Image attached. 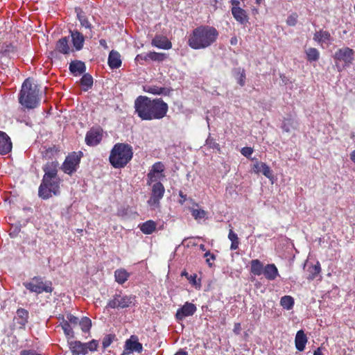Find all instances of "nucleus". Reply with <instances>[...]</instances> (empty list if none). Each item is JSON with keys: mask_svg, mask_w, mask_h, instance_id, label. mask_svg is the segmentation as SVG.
Segmentation results:
<instances>
[{"mask_svg": "<svg viewBox=\"0 0 355 355\" xmlns=\"http://www.w3.org/2000/svg\"><path fill=\"white\" fill-rule=\"evenodd\" d=\"M297 17L298 16L296 13L290 15L286 19V24L290 26H295L297 22Z\"/></svg>", "mask_w": 355, "mask_h": 355, "instance_id": "obj_46", "label": "nucleus"}, {"mask_svg": "<svg viewBox=\"0 0 355 355\" xmlns=\"http://www.w3.org/2000/svg\"><path fill=\"white\" fill-rule=\"evenodd\" d=\"M19 230H20L19 229H18V230H14L13 232H11L10 233V235L12 237L16 236L18 234V233H19Z\"/></svg>", "mask_w": 355, "mask_h": 355, "instance_id": "obj_64", "label": "nucleus"}, {"mask_svg": "<svg viewBox=\"0 0 355 355\" xmlns=\"http://www.w3.org/2000/svg\"><path fill=\"white\" fill-rule=\"evenodd\" d=\"M164 169L165 166L162 162H155L147 174V184L150 185L152 183L158 182L159 180L164 178Z\"/></svg>", "mask_w": 355, "mask_h": 355, "instance_id": "obj_10", "label": "nucleus"}, {"mask_svg": "<svg viewBox=\"0 0 355 355\" xmlns=\"http://www.w3.org/2000/svg\"><path fill=\"white\" fill-rule=\"evenodd\" d=\"M12 147V142L9 136L6 132L0 131V154H8L11 151Z\"/></svg>", "mask_w": 355, "mask_h": 355, "instance_id": "obj_15", "label": "nucleus"}, {"mask_svg": "<svg viewBox=\"0 0 355 355\" xmlns=\"http://www.w3.org/2000/svg\"><path fill=\"white\" fill-rule=\"evenodd\" d=\"M230 3L232 4V8H241L240 7V1L239 0H231Z\"/></svg>", "mask_w": 355, "mask_h": 355, "instance_id": "obj_57", "label": "nucleus"}, {"mask_svg": "<svg viewBox=\"0 0 355 355\" xmlns=\"http://www.w3.org/2000/svg\"><path fill=\"white\" fill-rule=\"evenodd\" d=\"M132 147L125 143H117L112 147L109 162L114 168H124L132 159Z\"/></svg>", "mask_w": 355, "mask_h": 355, "instance_id": "obj_3", "label": "nucleus"}, {"mask_svg": "<svg viewBox=\"0 0 355 355\" xmlns=\"http://www.w3.org/2000/svg\"><path fill=\"white\" fill-rule=\"evenodd\" d=\"M331 40L330 33L322 29L316 31L313 35V40L318 44L330 42Z\"/></svg>", "mask_w": 355, "mask_h": 355, "instance_id": "obj_27", "label": "nucleus"}, {"mask_svg": "<svg viewBox=\"0 0 355 355\" xmlns=\"http://www.w3.org/2000/svg\"><path fill=\"white\" fill-rule=\"evenodd\" d=\"M207 144L209 145L211 148L218 149L220 148L219 144L216 143L213 139L208 138L206 141Z\"/></svg>", "mask_w": 355, "mask_h": 355, "instance_id": "obj_53", "label": "nucleus"}, {"mask_svg": "<svg viewBox=\"0 0 355 355\" xmlns=\"http://www.w3.org/2000/svg\"><path fill=\"white\" fill-rule=\"evenodd\" d=\"M263 274L270 281L275 280L279 275L278 269L274 263H268L264 266Z\"/></svg>", "mask_w": 355, "mask_h": 355, "instance_id": "obj_25", "label": "nucleus"}, {"mask_svg": "<svg viewBox=\"0 0 355 355\" xmlns=\"http://www.w3.org/2000/svg\"><path fill=\"white\" fill-rule=\"evenodd\" d=\"M130 274L124 268L117 269L114 271L115 281L119 284H124L130 277Z\"/></svg>", "mask_w": 355, "mask_h": 355, "instance_id": "obj_31", "label": "nucleus"}, {"mask_svg": "<svg viewBox=\"0 0 355 355\" xmlns=\"http://www.w3.org/2000/svg\"><path fill=\"white\" fill-rule=\"evenodd\" d=\"M205 257L207 258L206 263L209 265V266L211 267L212 263L211 262V260H215L216 256L214 254H211L209 251H208L205 254Z\"/></svg>", "mask_w": 355, "mask_h": 355, "instance_id": "obj_51", "label": "nucleus"}, {"mask_svg": "<svg viewBox=\"0 0 355 355\" xmlns=\"http://www.w3.org/2000/svg\"><path fill=\"white\" fill-rule=\"evenodd\" d=\"M135 109L141 120H160L166 116L168 105L162 98H150L139 96L135 101Z\"/></svg>", "mask_w": 355, "mask_h": 355, "instance_id": "obj_1", "label": "nucleus"}, {"mask_svg": "<svg viewBox=\"0 0 355 355\" xmlns=\"http://www.w3.org/2000/svg\"><path fill=\"white\" fill-rule=\"evenodd\" d=\"M152 45L162 49H170L172 47V43L168 38L163 35H155L152 40Z\"/></svg>", "mask_w": 355, "mask_h": 355, "instance_id": "obj_18", "label": "nucleus"}, {"mask_svg": "<svg viewBox=\"0 0 355 355\" xmlns=\"http://www.w3.org/2000/svg\"><path fill=\"white\" fill-rule=\"evenodd\" d=\"M191 215L195 220H199L207 218V212L202 209H191Z\"/></svg>", "mask_w": 355, "mask_h": 355, "instance_id": "obj_44", "label": "nucleus"}, {"mask_svg": "<svg viewBox=\"0 0 355 355\" xmlns=\"http://www.w3.org/2000/svg\"><path fill=\"white\" fill-rule=\"evenodd\" d=\"M102 138V130L92 128L86 134L85 143L89 146H95L100 144Z\"/></svg>", "mask_w": 355, "mask_h": 355, "instance_id": "obj_13", "label": "nucleus"}, {"mask_svg": "<svg viewBox=\"0 0 355 355\" xmlns=\"http://www.w3.org/2000/svg\"><path fill=\"white\" fill-rule=\"evenodd\" d=\"M282 128L284 132H289L291 129L296 128V123L291 118L284 119L282 123Z\"/></svg>", "mask_w": 355, "mask_h": 355, "instance_id": "obj_42", "label": "nucleus"}, {"mask_svg": "<svg viewBox=\"0 0 355 355\" xmlns=\"http://www.w3.org/2000/svg\"><path fill=\"white\" fill-rule=\"evenodd\" d=\"M139 227L144 234H151L156 230L157 223L154 220H149L140 224Z\"/></svg>", "mask_w": 355, "mask_h": 355, "instance_id": "obj_30", "label": "nucleus"}, {"mask_svg": "<svg viewBox=\"0 0 355 355\" xmlns=\"http://www.w3.org/2000/svg\"><path fill=\"white\" fill-rule=\"evenodd\" d=\"M241 154L245 157H250L253 153V148L251 147H243L241 150Z\"/></svg>", "mask_w": 355, "mask_h": 355, "instance_id": "obj_50", "label": "nucleus"}, {"mask_svg": "<svg viewBox=\"0 0 355 355\" xmlns=\"http://www.w3.org/2000/svg\"><path fill=\"white\" fill-rule=\"evenodd\" d=\"M75 11L81 26L91 31L92 26L89 22L87 17L85 16L83 10L80 8H76Z\"/></svg>", "mask_w": 355, "mask_h": 355, "instance_id": "obj_33", "label": "nucleus"}, {"mask_svg": "<svg viewBox=\"0 0 355 355\" xmlns=\"http://www.w3.org/2000/svg\"><path fill=\"white\" fill-rule=\"evenodd\" d=\"M179 196L180 199L179 200V202L181 205H183L187 200V195L184 194L182 191L179 192Z\"/></svg>", "mask_w": 355, "mask_h": 355, "instance_id": "obj_55", "label": "nucleus"}, {"mask_svg": "<svg viewBox=\"0 0 355 355\" xmlns=\"http://www.w3.org/2000/svg\"><path fill=\"white\" fill-rule=\"evenodd\" d=\"M197 310L196 306L191 302L185 304L177 310L175 319L178 322L183 320L185 318L193 315Z\"/></svg>", "mask_w": 355, "mask_h": 355, "instance_id": "obj_12", "label": "nucleus"}, {"mask_svg": "<svg viewBox=\"0 0 355 355\" xmlns=\"http://www.w3.org/2000/svg\"><path fill=\"white\" fill-rule=\"evenodd\" d=\"M69 345L72 355H85L87 354L86 345L81 343L80 341H71L69 343Z\"/></svg>", "mask_w": 355, "mask_h": 355, "instance_id": "obj_22", "label": "nucleus"}, {"mask_svg": "<svg viewBox=\"0 0 355 355\" xmlns=\"http://www.w3.org/2000/svg\"><path fill=\"white\" fill-rule=\"evenodd\" d=\"M20 355H42L33 349H24L21 351Z\"/></svg>", "mask_w": 355, "mask_h": 355, "instance_id": "obj_52", "label": "nucleus"}, {"mask_svg": "<svg viewBox=\"0 0 355 355\" xmlns=\"http://www.w3.org/2000/svg\"><path fill=\"white\" fill-rule=\"evenodd\" d=\"M196 278V275H190V277H188V279L190 281V282H193V284H195Z\"/></svg>", "mask_w": 355, "mask_h": 355, "instance_id": "obj_60", "label": "nucleus"}, {"mask_svg": "<svg viewBox=\"0 0 355 355\" xmlns=\"http://www.w3.org/2000/svg\"><path fill=\"white\" fill-rule=\"evenodd\" d=\"M231 12L235 20L241 25L248 23L249 17L246 10L241 8H232Z\"/></svg>", "mask_w": 355, "mask_h": 355, "instance_id": "obj_16", "label": "nucleus"}, {"mask_svg": "<svg viewBox=\"0 0 355 355\" xmlns=\"http://www.w3.org/2000/svg\"><path fill=\"white\" fill-rule=\"evenodd\" d=\"M99 43L101 46L104 47L105 49H107V42L105 40H104V39L100 40Z\"/></svg>", "mask_w": 355, "mask_h": 355, "instance_id": "obj_59", "label": "nucleus"}, {"mask_svg": "<svg viewBox=\"0 0 355 355\" xmlns=\"http://www.w3.org/2000/svg\"><path fill=\"white\" fill-rule=\"evenodd\" d=\"M136 296L133 295H121L116 293L107 304V307L110 309H125L135 306Z\"/></svg>", "mask_w": 355, "mask_h": 355, "instance_id": "obj_7", "label": "nucleus"}, {"mask_svg": "<svg viewBox=\"0 0 355 355\" xmlns=\"http://www.w3.org/2000/svg\"><path fill=\"white\" fill-rule=\"evenodd\" d=\"M58 167L59 163L56 159L46 163L42 166V170L44 172L43 178L59 177L58 175Z\"/></svg>", "mask_w": 355, "mask_h": 355, "instance_id": "obj_14", "label": "nucleus"}, {"mask_svg": "<svg viewBox=\"0 0 355 355\" xmlns=\"http://www.w3.org/2000/svg\"><path fill=\"white\" fill-rule=\"evenodd\" d=\"M84 344L86 345L87 352H88V350H89L91 352L96 351L98 346V340H94V339L92 340L89 343H84Z\"/></svg>", "mask_w": 355, "mask_h": 355, "instance_id": "obj_45", "label": "nucleus"}, {"mask_svg": "<svg viewBox=\"0 0 355 355\" xmlns=\"http://www.w3.org/2000/svg\"><path fill=\"white\" fill-rule=\"evenodd\" d=\"M66 320L69 321V323L73 325H77L80 321L77 317L72 315L71 313L67 314V320Z\"/></svg>", "mask_w": 355, "mask_h": 355, "instance_id": "obj_48", "label": "nucleus"}, {"mask_svg": "<svg viewBox=\"0 0 355 355\" xmlns=\"http://www.w3.org/2000/svg\"><path fill=\"white\" fill-rule=\"evenodd\" d=\"M70 33L73 47L76 51L81 50L84 45L85 37L78 31H70Z\"/></svg>", "mask_w": 355, "mask_h": 355, "instance_id": "obj_21", "label": "nucleus"}, {"mask_svg": "<svg viewBox=\"0 0 355 355\" xmlns=\"http://www.w3.org/2000/svg\"><path fill=\"white\" fill-rule=\"evenodd\" d=\"M313 355H323L320 347L317 348L313 353Z\"/></svg>", "mask_w": 355, "mask_h": 355, "instance_id": "obj_62", "label": "nucleus"}, {"mask_svg": "<svg viewBox=\"0 0 355 355\" xmlns=\"http://www.w3.org/2000/svg\"><path fill=\"white\" fill-rule=\"evenodd\" d=\"M59 152V149L56 146H53L47 148L45 151L43 152L42 157L44 159L46 160L53 159L55 158V156Z\"/></svg>", "mask_w": 355, "mask_h": 355, "instance_id": "obj_37", "label": "nucleus"}, {"mask_svg": "<svg viewBox=\"0 0 355 355\" xmlns=\"http://www.w3.org/2000/svg\"><path fill=\"white\" fill-rule=\"evenodd\" d=\"M125 347L130 352L141 353L143 350L142 344L138 341L137 337L132 336L130 339L125 341Z\"/></svg>", "mask_w": 355, "mask_h": 355, "instance_id": "obj_26", "label": "nucleus"}, {"mask_svg": "<svg viewBox=\"0 0 355 355\" xmlns=\"http://www.w3.org/2000/svg\"><path fill=\"white\" fill-rule=\"evenodd\" d=\"M114 336H113L112 334H107L104 337L103 342H102L103 347L104 349L107 348L111 345V343L113 341Z\"/></svg>", "mask_w": 355, "mask_h": 355, "instance_id": "obj_47", "label": "nucleus"}, {"mask_svg": "<svg viewBox=\"0 0 355 355\" xmlns=\"http://www.w3.org/2000/svg\"><path fill=\"white\" fill-rule=\"evenodd\" d=\"M69 71L74 76L83 74L86 71V66L84 62L73 60L69 64Z\"/></svg>", "mask_w": 355, "mask_h": 355, "instance_id": "obj_23", "label": "nucleus"}, {"mask_svg": "<svg viewBox=\"0 0 355 355\" xmlns=\"http://www.w3.org/2000/svg\"><path fill=\"white\" fill-rule=\"evenodd\" d=\"M308 272L309 276L307 279L309 280H313L321 272L320 263L318 261L316 264L309 266Z\"/></svg>", "mask_w": 355, "mask_h": 355, "instance_id": "obj_35", "label": "nucleus"}, {"mask_svg": "<svg viewBox=\"0 0 355 355\" xmlns=\"http://www.w3.org/2000/svg\"><path fill=\"white\" fill-rule=\"evenodd\" d=\"M307 343V337L302 330H300L297 332L295 339V347L300 351L302 352Z\"/></svg>", "mask_w": 355, "mask_h": 355, "instance_id": "obj_28", "label": "nucleus"}, {"mask_svg": "<svg viewBox=\"0 0 355 355\" xmlns=\"http://www.w3.org/2000/svg\"><path fill=\"white\" fill-rule=\"evenodd\" d=\"M239 78H238V80H237V83L241 86H244L245 85V70L244 69H242L241 71H239Z\"/></svg>", "mask_w": 355, "mask_h": 355, "instance_id": "obj_49", "label": "nucleus"}, {"mask_svg": "<svg viewBox=\"0 0 355 355\" xmlns=\"http://www.w3.org/2000/svg\"><path fill=\"white\" fill-rule=\"evenodd\" d=\"M280 305L286 310H291L294 306V299L290 295H284L280 300Z\"/></svg>", "mask_w": 355, "mask_h": 355, "instance_id": "obj_38", "label": "nucleus"}, {"mask_svg": "<svg viewBox=\"0 0 355 355\" xmlns=\"http://www.w3.org/2000/svg\"><path fill=\"white\" fill-rule=\"evenodd\" d=\"M264 266L259 259L250 261V272L254 275L259 276L263 274Z\"/></svg>", "mask_w": 355, "mask_h": 355, "instance_id": "obj_32", "label": "nucleus"}, {"mask_svg": "<svg viewBox=\"0 0 355 355\" xmlns=\"http://www.w3.org/2000/svg\"><path fill=\"white\" fill-rule=\"evenodd\" d=\"M28 311L23 308H19L17 310L16 315L14 318V321L19 325L20 328L24 327L28 323Z\"/></svg>", "mask_w": 355, "mask_h": 355, "instance_id": "obj_20", "label": "nucleus"}, {"mask_svg": "<svg viewBox=\"0 0 355 355\" xmlns=\"http://www.w3.org/2000/svg\"><path fill=\"white\" fill-rule=\"evenodd\" d=\"M252 168L256 173H262L268 179L272 180L273 178L272 171L266 163L256 162Z\"/></svg>", "mask_w": 355, "mask_h": 355, "instance_id": "obj_19", "label": "nucleus"}, {"mask_svg": "<svg viewBox=\"0 0 355 355\" xmlns=\"http://www.w3.org/2000/svg\"><path fill=\"white\" fill-rule=\"evenodd\" d=\"M306 60L311 62H316L320 58V52L316 48L310 47L305 51Z\"/></svg>", "mask_w": 355, "mask_h": 355, "instance_id": "obj_34", "label": "nucleus"}, {"mask_svg": "<svg viewBox=\"0 0 355 355\" xmlns=\"http://www.w3.org/2000/svg\"><path fill=\"white\" fill-rule=\"evenodd\" d=\"M55 49L60 53L69 54L71 49L69 45V41L66 37L60 38L55 44Z\"/></svg>", "mask_w": 355, "mask_h": 355, "instance_id": "obj_29", "label": "nucleus"}, {"mask_svg": "<svg viewBox=\"0 0 355 355\" xmlns=\"http://www.w3.org/2000/svg\"><path fill=\"white\" fill-rule=\"evenodd\" d=\"M40 89L37 85L32 83L30 78L25 80L21 86L19 101L28 109H33L40 104Z\"/></svg>", "mask_w": 355, "mask_h": 355, "instance_id": "obj_4", "label": "nucleus"}, {"mask_svg": "<svg viewBox=\"0 0 355 355\" xmlns=\"http://www.w3.org/2000/svg\"><path fill=\"white\" fill-rule=\"evenodd\" d=\"M146 92L155 95L167 94L169 92L166 88L158 86H149L146 89Z\"/></svg>", "mask_w": 355, "mask_h": 355, "instance_id": "obj_41", "label": "nucleus"}, {"mask_svg": "<svg viewBox=\"0 0 355 355\" xmlns=\"http://www.w3.org/2000/svg\"><path fill=\"white\" fill-rule=\"evenodd\" d=\"M228 239L231 241L230 249L232 250H237L240 243L238 235L232 230V229H230L229 231Z\"/></svg>", "mask_w": 355, "mask_h": 355, "instance_id": "obj_36", "label": "nucleus"}, {"mask_svg": "<svg viewBox=\"0 0 355 355\" xmlns=\"http://www.w3.org/2000/svg\"><path fill=\"white\" fill-rule=\"evenodd\" d=\"M24 287L32 293L41 294L44 292L51 293L53 291L52 283L44 282L41 277H34L29 282H24Z\"/></svg>", "mask_w": 355, "mask_h": 355, "instance_id": "obj_6", "label": "nucleus"}, {"mask_svg": "<svg viewBox=\"0 0 355 355\" xmlns=\"http://www.w3.org/2000/svg\"><path fill=\"white\" fill-rule=\"evenodd\" d=\"M234 332L236 334H239L241 331V323L239 322H236L234 325V329H233Z\"/></svg>", "mask_w": 355, "mask_h": 355, "instance_id": "obj_54", "label": "nucleus"}, {"mask_svg": "<svg viewBox=\"0 0 355 355\" xmlns=\"http://www.w3.org/2000/svg\"><path fill=\"white\" fill-rule=\"evenodd\" d=\"M82 155L83 153L80 151L78 153L73 152L69 154L61 166L63 172L68 175H71L76 172L80 162Z\"/></svg>", "mask_w": 355, "mask_h": 355, "instance_id": "obj_8", "label": "nucleus"}, {"mask_svg": "<svg viewBox=\"0 0 355 355\" xmlns=\"http://www.w3.org/2000/svg\"><path fill=\"white\" fill-rule=\"evenodd\" d=\"M354 51L349 47H343L338 49L334 55V59L336 63L343 62V68L349 67L354 60ZM338 66V64H336Z\"/></svg>", "mask_w": 355, "mask_h": 355, "instance_id": "obj_9", "label": "nucleus"}, {"mask_svg": "<svg viewBox=\"0 0 355 355\" xmlns=\"http://www.w3.org/2000/svg\"><path fill=\"white\" fill-rule=\"evenodd\" d=\"M218 35L219 33L215 27L201 25L195 28L189 34L187 44L195 50L205 49L214 44Z\"/></svg>", "mask_w": 355, "mask_h": 355, "instance_id": "obj_2", "label": "nucleus"}, {"mask_svg": "<svg viewBox=\"0 0 355 355\" xmlns=\"http://www.w3.org/2000/svg\"><path fill=\"white\" fill-rule=\"evenodd\" d=\"M166 58V55L164 53H157V52H150L146 54H139L137 55L135 60L138 62L140 60H151L153 61H158L162 62L164 61Z\"/></svg>", "mask_w": 355, "mask_h": 355, "instance_id": "obj_17", "label": "nucleus"}, {"mask_svg": "<svg viewBox=\"0 0 355 355\" xmlns=\"http://www.w3.org/2000/svg\"><path fill=\"white\" fill-rule=\"evenodd\" d=\"M61 182L60 177L42 178L38 188V196L42 200H48L53 196H59Z\"/></svg>", "mask_w": 355, "mask_h": 355, "instance_id": "obj_5", "label": "nucleus"}, {"mask_svg": "<svg viewBox=\"0 0 355 355\" xmlns=\"http://www.w3.org/2000/svg\"><path fill=\"white\" fill-rule=\"evenodd\" d=\"M350 159L355 163V150L350 153Z\"/></svg>", "mask_w": 355, "mask_h": 355, "instance_id": "obj_63", "label": "nucleus"}, {"mask_svg": "<svg viewBox=\"0 0 355 355\" xmlns=\"http://www.w3.org/2000/svg\"><path fill=\"white\" fill-rule=\"evenodd\" d=\"M175 355H188V353L186 351L184 350H179L177 352Z\"/></svg>", "mask_w": 355, "mask_h": 355, "instance_id": "obj_61", "label": "nucleus"}, {"mask_svg": "<svg viewBox=\"0 0 355 355\" xmlns=\"http://www.w3.org/2000/svg\"><path fill=\"white\" fill-rule=\"evenodd\" d=\"M108 65L111 69H118L121 66V60L120 53L114 50H112L108 56Z\"/></svg>", "mask_w": 355, "mask_h": 355, "instance_id": "obj_24", "label": "nucleus"}, {"mask_svg": "<svg viewBox=\"0 0 355 355\" xmlns=\"http://www.w3.org/2000/svg\"><path fill=\"white\" fill-rule=\"evenodd\" d=\"M80 85L83 87L85 91L90 89L93 85V78L89 73H85L83 77L80 78Z\"/></svg>", "mask_w": 355, "mask_h": 355, "instance_id": "obj_40", "label": "nucleus"}, {"mask_svg": "<svg viewBox=\"0 0 355 355\" xmlns=\"http://www.w3.org/2000/svg\"><path fill=\"white\" fill-rule=\"evenodd\" d=\"M59 319H62V320L60 323V325L64 331V334L67 336L73 337V331L71 324L69 323V321L65 320L64 315H62L61 317L60 316Z\"/></svg>", "mask_w": 355, "mask_h": 355, "instance_id": "obj_39", "label": "nucleus"}, {"mask_svg": "<svg viewBox=\"0 0 355 355\" xmlns=\"http://www.w3.org/2000/svg\"><path fill=\"white\" fill-rule=\"evenodd\" d=\"M238 43V39L236 36H234L230 39L231 45H236Z\"/></svg>", "mask_w": 355, "mask_h": 355, "instance_id": "obj_58", "label": "nucleus"}, {"mask_svg": "<svg viewBox=\"0 0 355 355\" xmlns=\"http://www.w3.org/2000/svg\"><path fill=\"white\" fill-rule=\"evenodd\" d=\"M5 53H14L15 51V48L10 44L6 46V49H5Z\"/></svg>", "mask_w": 355, "mask_h": 355, "instance_id": "obj_56", "label": "nucleus"}, {"mask_svg": "<svg viewBox=\"0 0 355 355\" xmlns=\"http://www.w3.org/2000/svg\"><path fill=\"white\" fill-rule=\"evenodd\" d=\"M164 193L165 188L163 184L160 182L155 183L152 187L150 197L147 202L148 205L154 208L159 207Z\"/></svg>", "mask_w": 355, "mask_h": 355, "instance_id": "obj_11", "label": "nucleus"}, {"mask_svg": "<svg viewBox=\"0 0 355 355\" xmlns=\"http://www.w3.org/2000/svg\"><path fill=\"white\" fill-rule=\"evenodd\" d=\"M78 324L85 333L89 332L92 327V320L88 317H83Z\"/></svg>", "mask_w": 355, "mask_h": 355, "instance_id": "obj_43", "label": "nucleus"}]
</instances>
